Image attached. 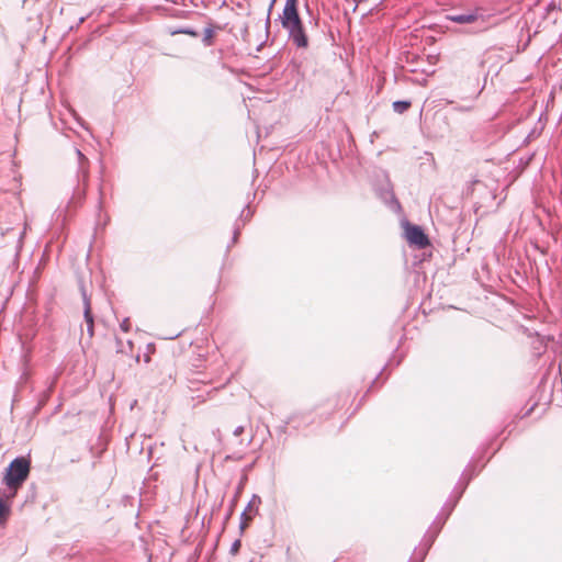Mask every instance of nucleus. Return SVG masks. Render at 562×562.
<instances>
[{
  "label": "nucleus",
  "mask_w": 562,
  "mask_h": 562,
  "mask_svg": "<svg viewBox=\"0 0 562 562\" xmlns=\"http://www.w3.org/2000/svg\"><path fill=\"white\" fill-rule=\"evenodd\" d=\"M9 514V507L4 504V502L0 498V521L5 519Z\"/></svg>",
  "instance_id": "obj_8"
},
{
  "label": "nucleus",
  "mask_w": 562,
  "mask_h": 562,
  "mask_svg": "<svg viewBox=\"0 0 562 562\" xmlns=\"http://www.w3.org/2000/svg\"><path fill=\"white\" fill-rule=\"evenodd\" d=\"M30 472L31 460L29 458L19 457L10 462L3 476V483L12 491V496L16 494L18 490L27 480Z\"/></svg>",
  "instance_id": "obj_2"
},
{
  "label": "nucleus",
  "mask_w": 562,
  "mask_h": 562,
  "mask_svg": "<svg viewBox=\"0 0 562 562\" xmlns=\"http://www.w3.org/2000/svg\"><path fill=\"white\" fill-rule=\"evenodd\" d=\"M404 235L406 240L418 248H426L430 243L427 235L420 226L406 223L404 225Z\"/></svg>",
  "instance_id": "obj_3"
},
{
  "label": "nucleus",
  "mask_w": 562,
  "mask_h": 562,
  "mask_svg": "<svg viewBox=\"0 0 562 562\" xmlns=\"http://www.w3.org/2000/svg\"><path fill=\"white\" fill-rule=\"evenodd\" d=\"M356 4H358L360 2V0H352Z\"/></svg>",
  "instance_id": "obj_9"
},
{
  "label": "nucleus",
  "mask_w": 562,
  "mask_h": 562,
  "mask_svg": "<svg viewBox=\"0 0 562 562\" xmlns=\"http://www.w3.org/2000/svg\"><path fill=\"white\" fill-rule=\"evenodd\" d=\"M281 23L289 31L290 38L297 47L304 48L307 46L308 41L299 15L297 0H286L281 15Z\"/></svg>",
  "instance_id": "obj_1"
},
{
  "label": "nucleus",
  "mask_w": 562,
  "mask_h": 562,
  "mask_svg": "<svg viewBox=\"0 0 562 562\" xmlns=\"http://www.w3.org/2000/svg\"><path fill=\"white\" fill-rule=\"evenodd\" d=\"M409 106H411V102H408V101H396L393 103L394 111H396L398 113L405 112L406 110L409 109Z\"/></svg>",
  "instance_id": "obj_6"
},
{
  "label": "nucleus",
  "mask_w": 562,
  "mask_h": 562,
  "mask_svg": "<svg viewBox=\"0 0 562 562\" xmlns=\"http://www.w3.org/2000/svg\"><path fill=\"white\" fill-rule=\"evenodd\" d=\"M83 306H85V321L87 324V330L89 337H93L94 335V323L91 310V302L87 295H83Z\"/></svg>",
  "instance_id": "obj_5"
},
{
  "label": "nucleus",
  "mask_w": 562,
  "mask_h": 562,
  "mask_svg": "<svg viewBox=\"0 0 562 562\" xmlns=\"http://www.w3.org/2000/svg\"><path fill=\"white\" fill-rule=\"evenodd\" d=\"M482 18V9L475 8L470 13L449 15L448 20L458 24H470L474 23Z\"/></svg>",
  "instance_id": "obj_4"
},
{
  "label": "nucleus",
  "mask_w": 562,
  "mask_h": 562,
  "mask_svg": "<svg viewBox=\"0 0 562 562\" xmlns=\"http://www.w3.org/2000/svg\"><path fill=\"white\" fill-rule=\"evenodd\" d=\"M120 328H121V330H122V331H124V333H128V331L131 330V328H132V322H131V319H130V318H127V317H126V318H124V319L121 322V324H120Z\"/></svg>",
  "instance_id": "obj_7"
}]
</instances>
